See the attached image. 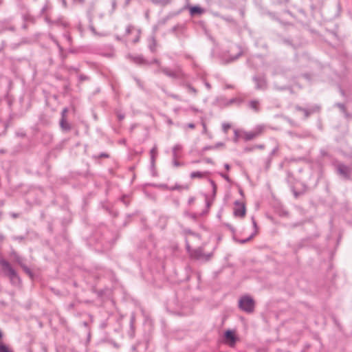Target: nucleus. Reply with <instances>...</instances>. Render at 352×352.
<instances>
[{"mask_svg":"<svg viewBox=\"0 0 352 352\" xmlns=\"http://www.w3.org/2000/svg\"><path fill=\"white\" fill-rule=\"evenodd\" d=\"M239 305L241 309L248 313H251L254 309V301L249 296L241 297L239 300Z\"/></svg>","mask_w":352,"mask_h":352,"instance_id":"f257e3e1","label":"nucleus"},{"mask_svg":"<svg viewBox=\"0 0 352 352\" xmlns=\"http://www.w3.org/2000/svg\"><path fill=\"white\" fill-rule=\"evenodd\" d=\"M239 340L235 330H227L224 333V342L230 346H234Z\"/></svg>","mask_w":352,"mask_h":352,"instance_id":"f03ea898","label":"nucleus"},{"mask_svg":"<svg viewBox=\"0 0 352 352\" xmlns=\"http://www.w3.org/2000/svg\"><path fill=\"white\" fill-rule=\"evenodd\" d=\"M263 131V128L258 126L254 131L243 132L241 137L244 140L249 141L261 135Z\"/></svg>","mask_w":352,"mask_h":352,"instance_id":"7ed1b4c3","label":"nucleus"},{"mask_svg":"<svg viewBox=\"0 0 352 352\" xmlns=\"http://www.w3.org/2000/svg\"><path fill=\"white\" fill-rule=\"evenodd\" d=\"M234 215L239 217H243L245 214V204L242 202L236 201L234 208Z\"/></svg>","mask_w":352,"mask_h":352,"instance_id":"20e7f679","label":"nucleus"},{"mask_svg":"<svg viewBox=\"0 0 352 352\" xmlns=\"http://www.w3.org/2000/svg\"><path fill=\"white\" fill-rule=\"evenodd\" d=\"M131 32L135 33V38L132 39V41L133 43L138 42L140 36V31L138 30L135 29L133 26L129 25L126 29V34H129Z\"/></svg>","mask_w":352,"mask_h":352,"instance_id":"39448f33","label":"nucleus"},{"mask_svg":"<svg viewBox=\"0 0 352 352\" xmlns=\"http://www.w3.org/2000/svg\"><path fill=\"white\" fill-rule=\"evenodd\" d=\"M205 177H206V173H205V172L195 171V172L191 173V174H190V178L192 179H201Z\"/></svg>","mask_w":352,"mask_h":352,"instance_id":"423d86ee","label":"nucleus"},{"mask_svg":"<svg viewBox=\"0 0 352 352\" xmlns=\"http://www.w3.org/2000/svg\"><path fill=\"white\" fill-rule=\"evenodd\" d=\"M338 171L344 177H347L350 173V169L344 165H340L338 166Z\"/></svg>","mask_w":352,"mask_h":352,"instance_id":"0eeeda50","label":"nucleus"},{"mask_svg":"<svg viewBox=\"0 0 352 352\" xmlns=\"http://www.w3.org/2000/svg\"><path fill=\"white\" fill-rule=\"evenodd\" d=\"M0 352H13V351L9 346L0 342Z\"/></svg>","mask_w":352,"mask_h":352,"instance_id":"6e6552de","label":"nucleus"},{"mask_svg":"<svg viewBox=\"0 0 352 352\" xmlns=\"http://www.w3.org/2000/svg\"><path fill=\"white\" fill-rule=\"evenodd\" d=\"M190 12L191 14H201L203 12V10L198 6H193L190 8Z\"/></svg>","mask_w":352,"mask_h":352,"instance_id":"1a4fd4ad","label":"nucleus"},{"mask_svg":"<svg viewBox=\"0 0 352 352\" xmlns=\"http://www.w3.org/2000/svg\"><path fill=\"white\" fill-rule=\"evenodd\" d=\"M133 59H134V63H135V64H140V65L146 64V62L142 56H138L133 57Z\"/></svg>","mask_w":352,"mask_h":352,"instance_id":"9d476101","label":"nucleus"},{"mask_svg":"<svg viewBox=\"0 0 352 352\" xmlns=\"http://www.w3.org/2000/svg\"><path fill=\"white\" fill-rule=\"evenodd\" d=\"M60 126L62 127V129H65V130H69L70 129L68 123L66 122L65 118H63L61 121H60Z\"/></svg>","mask_w":352,"mask_h":352,"instance_id":"9b49d317","label":"nucleus"},{"mask_svg":"<svg viewBox=\"0 0 352 352\" xmlns=\"http://www.w3.org/2000/svg\"><path fill=\"white\" fill-rule=\"evenodd\" d=\"M230 128L231 124L229 123H223L222 124V129L225 133H227Z\"/></svg>","mask_w":352,"mask_h":352,"instance_id":"f8f14e48","label":"nucleus"},{"mask_svg":"<svg viewBox=\"0 0 352 352\" xmlns=\"http://www.w3.org/2000/svg\"><path fill=\"white\" fill-rule=\"evenodd\" d=\"M105 56L108 57V58H111L114 56V51L113 50H111V52L108 54H104Z\"/></svg>","mask_w":352,"mask_h":352,"instance_id":"ddd939ff","label":"nucleus"},{"mask_svg":"<svg viewBox=\"0 0 352 352\" xmlns=\"http://www.w3.org/2000/svg\"><path fill=\"white\" fill-rule=\"evenodd\" d=\"M49 8H49L48 5H47V4H46V5H45L43 8H42V10H41V11H42V12L44 14V13H45V12H47V10Z\"/></svg>","mask_w":352,"mask_h":352,"instance_id":"4468645a","label":"nucleus"},{"mask_svg":"<svg viewBox=\"0 0 352 352\" xmlns=\"http://www.w3.org/2000/svg\"><path fill=\"white\" fill-rule=\"evenodd\" d=\"M257 104H258V103H257L256 102H252L251 103L252 107L254 109H257Z\"/></svg>","mask_w":352,"mask_h":352,"instance_id":"2eb2a0df","label":"nucleus"},{"mask_svg":"<svg viewBox=\"0 0 352 352\" xmlns=\"http://www.w3.org/2000/svg\"><path fill=\"white\" fill-rule=\"evenodd\" d=\"M90 30H91V31L92 32V33H93L94 34H97V33H96V30H95V28H94V27H92V26H91V27H90Z\"/></svg>","mask_w":352,"mask_h":352,"instance_id":"dca6fc26","label":"nucleus"},{"mask_svg":"<svg viewBox=\"0 0 352 352\" xmlns=\"http://www.w3.org/2000/svg\"><path fill=\"white\" fill-rule=\"evenodd\" d=\"M188 126V127L190 129H194L195 128V125L193 124H189Z\"/></svg>","mask_w":352,"mask_h":352,"instance_id":"f3484780","label":"nucleus"},{"mask_svg":"<svg viewBox=\"0 0 352 352\" xmlns=\"http://www.w3.org/2000/svg\"><path fill=\"white\" fill-rule=\"evenodd\" d=\"M203 126H204V131L205 133H206V132H207V128H206V124H203Z\"/></svg>","mask_w":352,"mask_h":352,"instance_id":"a211bd4d","label":"nucleus"},{"mask_svg":"<svg viewBox=\"0 0 352 352\" xmlns=\"http://www.w3.org/2000/svg\"><path fill=\"white\" fill-rule=\"evenodd\" d=\"M67 113V109H64L63 111V118H64L65 113Z\"/></svg>","mask_w":352,"mask_h":352,"instance_id":"6ab92c4d","label":"nucleus"},{"mask_svg":"<svg viewBox=\"0 0 352 352\" xmlns=\"http://www.w3.org/2000/svg\"><path fill=\"white\" fill-rule=\"evenodd\" d=\"M3 337V333L2 331L0 330V339H1Z\"/></svg>","mask_w":352,"mask_h":352,"instance_id":"aec40b11","label":"nucleus"},{"mask_svg":"<svg viewBox=\"0 0 352 352\" xmlns=\"http://www.w3.org/2000/svg\"><path fill=\"white\" fill-rule=\"evenodd\" d=\"M237 57H238V56H234V57H232V58H231V59H232V60H233V59H236V58H237Z\"/></svg>","mask_w":352,"mask_h":352,"instance_id":"412c9836","label":"nucleus"},{"mask_svg":"<svg viewBox=\"0 0 352 352\" xmlns=\"http://www.w3.org/2000/svg\"><path fill=\"white\" fill-rule=\"evenodd\" d=\"M63 5H64L65 6H66V1H65V0H63Z\"/></svg>","mask_w":352,"mask_h":352,"instance_id":"4be33fe9","label":"nucleus"},{"mask_svg":"<svg viewBox=\"0 0 352 352\" xmlns=\"http://www.w3.org/2000/svg\"><path fill=\"white\" fill-rule=\"evenodd\" d=\"M258 147H259V148H263L264 146L263 145H261Z\"/></svg>","mask_w":352,"mask_h":352,"instance_id":"5701e85b","label":"nucleus"},{"mask_svg":"<svg viewBox=\"0 0 352 352\" xmlns=\"http://www.w3.org/2000/svg\"><path fill=\"white\" fill-rule=\"evenodd\" d=\"M150 47H151V50L152 51L154 50V49H153V47L152 46H150Z\"/></svg>","mask_w":352,"mask_h":352,"instance_id":"b1692460","label":"nucleus"}]
</instances>
